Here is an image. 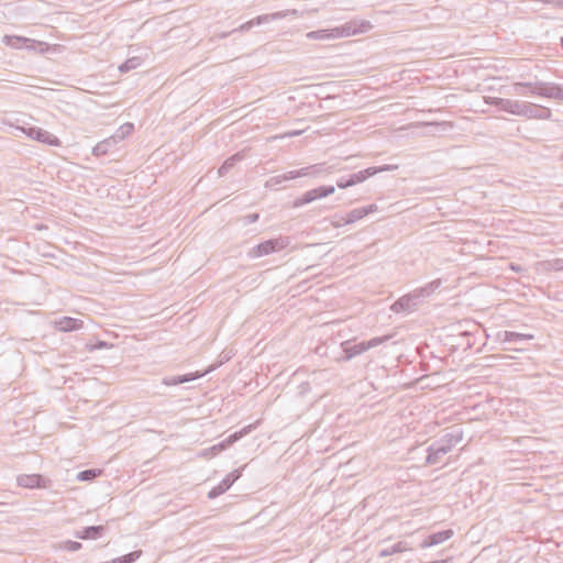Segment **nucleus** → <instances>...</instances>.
Wrapping results in <instances>:
<instances>
[{"label": "nucleus", "instance_id": "1", "mask_svg": "<svg viewBox=\"0 0 563 563\" xmlns=\"http://www.w3.org/2000/svg\"><path fill=\"white\" fill-rule=\"evenodd\" d=\"M333 192H334L333 186H328V187L322 186L319 188L311 189V190L307 191L306 194H303L302 197L298 198L295 201V207H301V206L312 202L314 200L325 198V197L332 195Z\"/></svg>", "mask_w": 563, "mask_h": 563}, {"label": "nucleus", "instance_id": "2", "mask_svg": "<svg viewBox=\"0 0 563 563\" xmlns=\"http://www.w3.org/2000/svg\"><path fill=\"white\" fill-rule=\"evenodd\" d=\"M389 167H382V168H374V167H371V168H367L365 170H362L357 174H354L347 181L343 183V181H340L338 183V186L340 188H346V187H350V186H354L358 183H362L364 180H366L368 177L377 174L378 172H384V170H388Z\"/></svg>", "mask_w": 563, "mask_h": 563}, {"label": "nucleus", "instance_id": "3", "mask_svg": "<svg viewBox=\"0 0 563 563\" xmlns=\"http://www.w3.org/2000/svg\"><path fill=\"white\" fill-rule=\"evenodd\" d=\"M32 135L40 142L46 143L48 145L57 146L59 144L57 137L52 135L46 131H36L32 132Z\"/></svg>", "mask_w": 563, "mask_h": 563}, {"label": "nucleus", "instance_id": "4", "mask_svg": "<svg viewBox=\"0 0 563 563\" xmlns=\"http://www.w3.org/2000/svg\"><path fill=\"white\" fill-rule=\"evenodd\" d=\"M58 325L63 331H73L81 327V321L73 318H64L58 322Z\"/></svg>", "mask_w": 563, "mask_h": 563}, {"label": "nucleus", "instance_id": "5", "mask_svg": "<svg viewBox=\"0 0 563 563\" xmlns=\"http://www.w3.org/2000/svg\"><path fill=\"white\" fill-rule=\"evenodd\" d=\"M453 532L451 530L441 531L434 533L430 537V544H438L445 540H449L452 537Z\"/></svg>", "mask_w": 563, "mask_h": 563}, {"label": "nucleus", "instance_id": "6", "mask_svg": "<svg viewBox=\"0 0 563 563\" xmlns=\"http://www.w3.org/2000/svg\"><path fill=\"white\" fill-rule=\"evenodd\" d=\"M379 343V340L375 339V340H372L369 342H362L360 344H356L353 349H354V353L357 354V353H362L364 351H366L367 349L376 345Z\"/></svg>", "mask_w": 563, "mask_h": 563}, {"label": "nucleus", "instance_id": "7", "mask_svg": "<svg viewBox=\"0 0 563 563\" xmlns=\"http://www.w3.org/2000/svg\"><path fill=\"white\" fill-rule=\"evenodd\" d=\"M102 530V527H89L86 528L82 531V534L80 536L82 539H89V538H96L100 531Z\"/></svg>", "mask_w": 563, "mask_h": 563}, {"label": "nucleus", "instance_id": "8", "mask_svg": "<svg viewBox=\"0 0 563 563\" xmlns=\"http://www.w3.org/2000/svg\"><path fill=\"white\" fill-rule=\"evenodd\" d=\"M101 474V471H95V470H88L79 473L78 478L81 481H88L96 476H99Z\"/></svg>", "mask_w": 563, "mask_h": 563}, {"label": "nucleus", "instance_id": "9", "mask_svg": "<svg viewBox=\"0 0 563 563\" xmlns=\"http://www.w3.org/2000/svg\"><path fill=\"white\" fill-rule=\"evenodd\" d=\"M228 488V486H224V487H220L219 492H216V490H212L209 493V497H216L217 495L221 494L222 492H224L225 489Z\"/></svg>", "mask_w": 563, "mask_h": 563}, {"label": "nucleus", "instance_id": "10", "mask_svg": "<svg viewBox=\"0 0 563 563\" xmlns=\"http://www.w3.org/2000/svg\"><path fill=\"white\" fill-rule=\"evenodd\" d=\"M316 37H318V38H324L325 36L320 34V35H316Z\"/></svg>", "mask_w": 563, "mask_h": 563}]
</instances>
